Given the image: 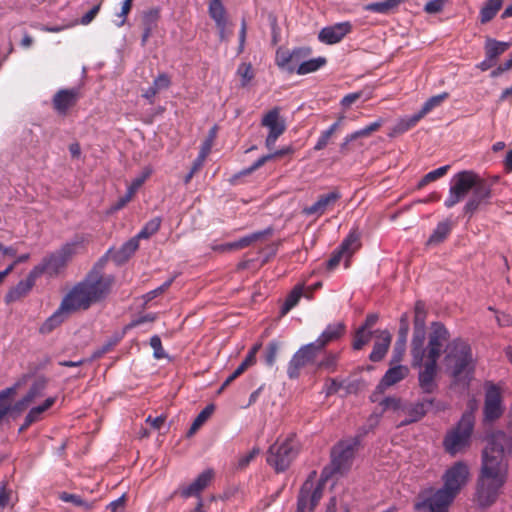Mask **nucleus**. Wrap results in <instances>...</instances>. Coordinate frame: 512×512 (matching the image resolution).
Instances as JSON below:
<instances>
[{
  "mask_svg": "<svg viewBox=\"0 0 512 512\" xmlns=\"http://www.w3.org/2000/svg\"><path fill=\"white\" fill-rule=\"evenodd\" d=\"M505 454H512V438L502 431L493 432L487 437L477 480L475 500L482 507L492 505L506 483L508 464Z\"/></svg>",
  "mask_w": 512,
  "mask_h": 512,
  "instance_id": "obj_1",
  "label": "nucleus"
},
{
  "mask_svg": "<svg viewBox=\"0 0 512 512\" xmlns=\"http://www.w3.org/2000/svg\"><path fill=\"white\" fill-rule=\"evenodd\" d=\"M505 454H512V438L502 431L493 432L487 437L477 480L475 500L482 507L492 505L506 483L508 464Z\"/></svg>",
  "mask_w": 512,
  "mask_h": 512,
  "instance_id": "obj_2",
  "label": "nucleus"
},
{
  "mask_svg": "<svg viewBox=\"0 0 512 512\" xmlns=\"http://www.w3.org/2000/svg\"><path fill=\"white\" fill-rule=\"evenodd\" d=\"M469 479V466L464 462L454 463L443 473V486L440 489L429 488L419 494L415 502V509L430 512L447 511L456 496L467 485Z\"/></svg>",
  "mask_w": 512,
  "mask_h": 512,
  "instance_id": "obj_3",
  "label": "nucleus"
},
{
  "mask_svg": "<svg viewBox=\"0 0 512 512\" xmlns=\"http://www.w3.org/2000/svg\"><path fill=\"white\" fill-rule=\"evenodd\" d=\"M111 286L108 277L89 276L85 281L76 285L62 300L63 308L72 314L81 309H87L91 304L102 299Z\"/></svg>",
  "mask_w": 512,
  "mask_h": 512,
  "instance_id": "obj_4",
  "label": "nucleus"
},
{
  "mask_svg": "<svg viewBox=\"0 0 512 512\" xmlns=\"http://www.w3.org/2000/svg\"><path fill=\"white\" fill-rule=\"evenodd\" d=\"M443 364L447 373L456 381H469L475 369V360L470 345L461 339L450 342L445 350Z\"/></svg>",
  "mask_w": 512,
  "mask_h": 512,
  "instance_id": "obj_5",
  "label": "nucleus"
},
{
  "mask_svg": "<svg viewBox=\"0 0 512 512\" xmlns=\"http://www.w3.org/2000/svg\"><path fill=\"white\" fill-rule=\"evenodd\" d=\"M424 330L416 325L411 342V365L421 368L419 372V384L425 392H431L434 388V378L437 370V361L425 359Z\"/></svg>",
  "mask_w": 512,
  "mask_h": 512,
  "instance_id": "obj_6",
  "label": "nucleus"
},
{
  "mask_svg": "<svg viewBox=\"0 0 512 512\" xmlns=\"http://www.w3.org/2000/svg\"><path fill=\"white\" fill-rule=\"evenodd\" d=\"M17 387L18 385L7 388L0 393V419L9 413L19 414L32 404H35L37 399L43 395V391L46 387V381L43 379L35 381L28 393L20 401L12 405L13 396L16 393Z\"/></svg>",
  "mask_w": 512,
  "mask_h": 512,
  "instance_id": "obj_7",
  "label": "nucleus"
},
{
  "mask_svg": "<svg viewBox=\"0 0 512 512\" xmlns=\"http://www.w3.org/2000/svg\"><path fill=\"white\" fill-rule=\"evenodd\" d=\"M479 182V175L471 170L455 174L450 182L449 193L444 202L447 208L460 203Z\"/></svg>",
  "mask_w": 512,
  "mask_h": 512,
  "instance_id": "obj_8",
  "label": "nucleus"
},
{
  "mask_svg": "<svg viewBox=\"0 0 512 512\" xmlns=\"http://www.w3.org/2000/svg\"><path fill=\"white\" fill-rule=\"evenodd\" d=\"M298 452V444L294 436H289L271 446L267 461L277 472L286 470Z\"/></svg>",
  "mask_w": 512,
  "mask_h": 512,
  "instance_id": "obj_9",
  "label": "nucleus"
},
{
  "mask_svg": "<svg viewBox=\"0 0 512 512\" xmlns=\"http://www.w3.org/2000/svg\"><path fill=\"white\" fill-rule=\"evenodd\" d=\"M474 426V416L471 412L465 413L457 427L445 438L444 445L451 454L461 451L469 441Z\"/></svg>",
  "mask_w": 512,
  "mask_h": 512,
  "instance_id": "obj_10",
  "label": "nucleus"
},
{
  "mask_svg": "<svg viewBox=\"0 0 512 512\" xmlns=\"http://www.w3.org/2000/svg\"><path fill=\"white\" fill-rule=\"evenodd\" d=\"M78 244L70 243L63 246L60 250L46 257L40 265L34 268H40V275L46 273L50 276L60 273L73 255L77 253Z\"/></svg>",
  "mask_w": 512,
  "mask_h": 512,
  "instance_id": "obj_11",
  "label": "nucleus"
},
{
  "mask_svg": "<svg viewBox=\"0 0 512 512\" xmlns=\"http://www.w3.org/2000/svg\"><path fill=\"white\" fill-rule=\"evenodd\" d=\"M448 331L440 323H433L428 335V342L424 337L423 349L425 351V359L437 361L442 351L444 343L448 340Z\"/></svg>",
  "mask_w": 512,
  "mask_h": 512,
  "instance_id": "obj_12",
  "label": "nucleus"
},
{
  "mask_svg": "<svg viewBox=\"0 0 512 512\" xmlns=\"http://www.w3.org/2000/svg\"><path fill=\"white\" fill-rule=\"evenodd\" d=\"M323 482L308 479L302 486L296 512H311L322 497Z\"/></svg>",
  "mask_w": 512,
  "mask_h": 512,
  "instance_id": "obj_13",
  "label": "nucleus"
},
{
  "mask_svg": "<svg viewBox=\"0 0 512 512\" xmlns=\"http://www.w3.org/2000/svg\"><path fill=\"white\" fill-rule=\"evenodd\" d=\"M323 482L308 479L302 486L296 512H311L322 497Z\"/></svg>",
  "mask_w": 512,
  "mask_h": 512,
  "instance_id": "obj_14",
  "label": "nucleus"
},
{
  "mask_svg": "<svg viewBox=\"0 0 512 512\" xmlns=\"http://www.w3.org/2000/svg\"><path fill=\"white\" fill-rule=\"evenodd\" d=\"M311 53L309 48H297L294 50L278 49L276 52L277 66L288 73H297V68L302 60L306 59Z\"/></svg>",
  "mask_w": 512,
  "mask_h": 512,
  "instance_id": "obj_15",
  "label": "nucleus"
},
{
  "mask_svg": "<svg viewBox=\"0 0 512 512\" xmlns=\"http://www.w3.org/2000/svg\"><path fill=\"white\" fill-rule=\"evenodd\" d=\"M357 442L348 440L339 443L332 451V466L334 471L343 473L352 464Z\"/></svg>",
  "mask_w": 512,
  "mask_h": 512,
  "instance_id": "obj_16",
  "label": "nucleus"
},
{
  "mask_svg": "<svg viewBox=\"0 0 512 512\" xmlns=\"http://www.w3.org/2000/svg\"><path fill=\"white\" fill-rule=\"evenodd\" d=\"M261 123L269 130L265 144L267 148L271 149L275 145L279 136H281L286 129L285 121L280 116L279 108H274L268 111L263 116Z\"/></svg>",
  "mask_w": 512,
  "mask_h": 512,
  "instance_id": "obj_17",
  "label": "nucleus"
},
{
  "mask_svg": "<svg viewBox=\"0 0 512 512\" xmlns=\"http://www.w3.org/2000/svg\"><path fill=\"white\" fill-rule=\"evenodd\" d=\"M360 247L359 237L355 233H350L348 237L342 243L340 249L333 254L327 263L328 269L332 270L344 260L345 267L349 266V259L355 251Z\"/></svg>",
  "mask_w": 512,
  "mask_h": 512,
  "instance_id": "obj_18",
  "label": "nucleus"
},
{
  "mask_svg": "<svg viewBox=\"0 0 512 512\" xmlns=\"http://www.w3.org/2000/svg\"><path fill=\"white\" fill-rule=\"evenodd\" d=\"M501 391L497 386L491 385L486 390L484 415L487 421H494L503 414Z\"/></svg>",
  "mask_w": 512,
  "mask_h": 512,
  "instance_id": "obj_19",
  "label": "nucleus"
},
{
  "mask_svg": "<svg viewBox=\"0 0 512 512\" xmlns=\"http://www.w3.org/2000/svg\"><path fill=\"white\" fill-rule=\"evenodd\" d=\"M319 350L312 343L307 344L301 347L292 357L289 367H288V375L290 378H295L298 376L299 370L307 365L310 361H312Z\"/></svg>",
  "mask_w": 512,
  "mask_h": 512,
  "instance_id": "obj_20",
  "label": "nucleus"
},
{
  "mask_svg": "<svg viewBox=\"0 0 512 512\" xmlns=\"http://www.w3.org/2000/svg\"><path fill=\"white\" fill-rule=\"evenodd\" d=\"M40 276V268H33L28 276L21 280L16 286L12 287L5 296L7 303L15 302L26 296L35 284L36 279Z\"/></svg>",
  "mask_w": 512,
  "mask_h": 512,
  "instance_id": "obj_21",
  "label": "nucleus"
},
{
  "mask_svg": "<svg viewBox=\"0 0 512 512\" xmlns=\"http://www.w3.org/2000/svg\"><path fill=\"white\" fill-rule=\"evenodd\" d=\"M351 31L349 22L337 23L323 28L318 35L319 40L325 44H336L340 42Z\"/></svg>",
  "mask_w": 512,
  "mask_h": 512,
  "instance_id": "obj_22",
  "label": "nucleus"
},
{
  "mask_svg": "<svg viewBox=\"0 0 512 512\" xmlns=\"http://www.w3.org/2000/svg\"><path fill=\"white\" fill-rule=\"evenodd\" d=\"M214 477V471L207 469L203 471L198 477L189 485L180 488L181 496L187 498L192 496H199L200 493L210 484Z\"/></svg>",
  "mask_w": 512,
  "mask_h": 512,
  "instance_id": "obj_23",
  "label": "nucleus"
},
{
  "mask_svg": "<svg viewBox=\"0 0 512 512\" xmlns=\"http://www.w3.org/2000/svg\"><path fill=\"white\" fill-rule=\"evenodd\" d=\"M491 197V189L486 182L479 176V182L473 189V196L464 206L466 213H474L479 205Z\"/></svg>",
  "mask_w": 512,
  "mask_h": 512,
  "instance_id": "obj_24",
  "label": "nucleus"
},
{
  "mask_svg": "<svg viewBox=\"0 0 512 512\" xmlns=\"http://www.w3.org/2000/svg\"><path fill=\"white\" fill-rule=\"evenodd\" d=\"M409 374V368L406 365H395L390 367L381 379L377 390L382 393L385 389L399 383Z\"/></svg>",
  "mask_w": 512,
  "mask_h": 512,
  "instance_id": "obj_25",
  "label": "nucleus"
},
{
  "mask_svg": "<svg viewBox=\"0 0 512 512\" xmlns=\"http://www.w3.org/2000/svg\"><path fill=\"white\" fill-rule=\"evenodd\" d=\"M376 340L373 350L370 354V360L379 361L386 355L391 344L392 336L387 330H377L375 332Z\"/></svg>",
  "mask_w": 512,
  "mask_h": 512,
  "instance_id": "obj_26",
  "label": "nucleus"
},
{
  "mask_svg": "<svg viewBox=\"0 0 512 512\" xmlns=\"http://www.w3.org/2000/svg\"><path fill=\"white\" fill-rule=\"evenodd\" d=\"M340 198V194L336 191H332L326 195H322L318 200L311 206L304 208L303 212L306 215H322L328 206L334 204Z\"/></svg>",
  "mask_w": 512,
  "mask_h": 512,
  "instance_id": "obj_27",
  "label": "nucleus"
},
{
  "mask_svg": "<svg viewBox=\"0 0 512 512\" xmlns=\"http://www.w3.org/2000/svg\"><path fill=\"white\" fill-rule=\"evenodd\" d=\"M209 15L215 21L216 26L219 28L221 39L224 40L226 38L225 27L227 24V18L226 11L221 0H210Z\"/></svg>",
  "mask_w": 512,
  "mask_h": 512,
  "instance_id": "obj_28",
  "label": "nucleus"
},
{
  "mask_svg": "<svg viewBox=\"0 0 512 512\" xmlns=\"http://www.w3.org/2000/svg\"><path fill=\"white\" fill-rule=\"evenodd\" d=\"M70 315L66 308H63V305L60 304L58 309L47 318L39 328V332L41 334H49L58 326H60L65 319Z\"/></svg>",
  "mask_w": 512,
  "mask_h": 512,
  "instance_id": "obj_29",
  "label": "nucleus"
},
{
  "mask_svg": "<svg viewBox=\"0 0 512 512\" xmlns=\"http://www.w3.org/2000/svg\"><path fill=\"white\" fill-rule=\"evenodd\" d=\"M343 333H344V325L342 323H336L333 325H329L313 344L320 351L328 343L338 339Z\"/></svg>",
  "mask_w": 512,
  "mask_h": 512,
  "instance_id": "obj_30",
  "label": "nucleus"
},
{
  "mask_svg": "<svg viewBox=\"0 0 512 512\" xmlns=\"http://www.w3.org/2000/svg\"><path fill=\"white\" fill-rule=\"evenodd\" d=\"M511 45V42L498 41L487 37L484 45L486 57L495 61L500 55L506 52Z\"/></svg>",
  "mask_w": 512,
  "mask_h": 512,
  "instance_id": "obj_31",
  "label": "nucleus"
},
{
  "mask_svg": "<svg viewBox=\"0 0 512 512\" xmlns=\"http://www.w3.org/2000/svg\"><path fill=\"white\" fill-rule=\"evenodd\" d=\"M77 94L74 90L59 91L54 97V107L60 113H65L76 101Z\"/></svg>",
  "mask_w": 512,
  "mask_h": 512,
  "instance_id": "obj_32",
  "label": "nucleus"
},
{
  "mask_svg": "<svg viewBox=\"0 0 512 512\" xmlns=\"http://www.w3.org/2000/svg\"><path fill=\"white\" fill-rule=\"evenodd\" d=\"M55 401H56L55 397H49V398L45 399V401L42 404L32 407L29 410V412L25 418L24 427H27V426L31 425L32 423L38 421L41 418V415L45 411H47L50 407L53 406Z\"/></svg>",
  "mask_w": 512,
  "mask_h": 512,
  "instance_id": "obj_33",
  "label": "nucleus"
},
{
  "mask_svg": "<svg viewBox=\"0 0 512 512\" xmlns=\"http://www.w3.org/2000/svg\"><path fill=\"white\" fill-rule=\"evenodd\" d=\"M139 247V239L135 236L122 245L120 249L112 254L113 259L122 263L126 261Z\"/></svg>",
  "mask_w": 512,
  "mask_h": 512,
  "instance_id": "obj_34",
  "label": "nucleus"
},
{
  "mask_svg": "<svg viewBox=\"0 0 512 512\" xmlns=\"http://www.w3.org/2000/svg\"><path fill=\"white\" fill-rule=\"evenodd\" d=\"M421 119L422 117L419 113L399 119L398 122L391 129L389 136L394 137L408 131L409 129L414 127Z\"/></svg>",
  "mask_w": 512,
  "mask_h": 512,
  "instance_id": "obj_35",
  "label": "nucleus"
},
{
  "mask_svg": "<svg viewBox=\"0 0 512 512\" xmlns=\"http://www.w3.org/2000/svg\"><path fill=\"white\" fill-rule=\"evenodd\" d=\"M265 235V232H256L244 236L237 241L227 243L221 247L222 250H240L260 240Z\"/></svg>",
  "mask_w": 512,
  "mask_h": 512,
  "instance_id": "obj_36",
  "label": "nucleus"
},
{
  "mask_svg": "<svg viewBox=\"0 0 512 512\" xmlns=\"http://www.w3.org/2000/svg\"><path fill=\"white\" fill-rule=\"evenodd\" d=\"M326 64V59L324 57H317L310 60H302L301 64H299L297 68V74L306 75L312 72L317 71L321 67Z\"/></svg>",
  "mask_w": 512,
  "mask_h": 512,
  "instance_id": "obj_37",
  "label": "nucleus"
},
{
  "mask_svg": "<svg viewBox=\"0 0 512 512\" xmlns=\"http://www.w3.org/2000/svg\"><path fill=\"white\" fill-rule=\"evenodd\" d=\"M502 5V0H488L480 12L482 23L490 21L499 11Z\"/></svg>",
  "mask_w": 512,
  "mask_h": 512,
  "instance_id": "obj_38",
  "label": "nucleus"
},
{
  "mask_svg": "<svg viewBox=\"0 0 512 512\" xmlns=\"http://www.w3.org/2000/svg\"><path fill=\"white\" fill-rule=\"evenodd\" d=\"M382 411H392L398 415H403L407 409V404L403 403L401 399L396 397H388L380 403Z\"/></svg>",
  "mask_w": 512,
  "mask_h": 512,
  "instance_id": "obj_39",
  "label": "nucleus"
},
{
  "mask_svg": "<svg viewBox=\"0 0 512 512\" xmlns=\"http://www.w3.org/2000/svg\"><path fill=\"white\" fill-rule=\"evenodd\" d=\"M451 224L448 221L440 222L429 237L428 244L436 245L441 243L450 233Z\"/></svg>",
  "mask_w": 512,
  "mask_h": 512,
  "instance_id": "obj_40",
  "label": "nucleus"
},
{
  "mask_svg": "<svg viewBox=\"0 0 512 512\" xmlns=\"http://www.w3.org/2000/svg\"><path fill=\"white\" fill-rule=\"evenodd\" d=\"M406 0H385L383 2L371 3L368 4L365 9L369 11H374L377 13H387L396 7H398L401 3Z\"/></svg>",
  "mask_w": 512,
  "mask_h": 512,
  "instance_id": "obj_41",
  "label": "nucleus"
},
{
  "mask_svg": "<svg viewBox=\"0 0 512 512\" xmlns=\"http://www.w3.org/2000/svg\"><path fill=\"white\" fill-rule=\"evenodd\" d=\"M240 85L246 87L254 78V70L250 63H241L236 71Z\"/></svg>",
  "mask_w": 512,
  "mask_h": 512,
  "instance_id": "obj_42",
  "label": "nucleus"
},
{
  "mask_svg": "<svg viewBox=\"0 0 512 512\" xmlns=\"http://www.w3.org/2000/svg\"><path fill=\"white\" fill-rule=\"evenodd\" d=\"M214 411V406L213 405H209L207 406L206 408H204L200 413L199 415L195 418V420L193 421L189 431H188V436H192L194 435L198 429L208 420V418L212 415Z\"/></svg>",
  "mask_w": 512,
  "mask_h": 512,
  "instance_id": "obj_43",
  "label": "nucleus"
},
{
  "mask_svg": "<svg viewBox=\"0 0 512 512\" xmlns=\"http://www.w3.org/2000/svg\"><path fill=\"white\" fill-rule=\"evenodd\" d=\"M59 499L62 500L63 502H68L73 504L74 506L81 507L86 511L91 510L93 508V503H89L83 500L80 496L75 494L61 492L59 494Z\"/></svg>",
  "mask_w": 512,
  "mask_h": 512,
  "instance_id": "obj_44",
  "label": "nucleus"
},
{
  "mask_svg": "<svg viewBox=\"0 0 512 512\" xmlns=\"http://www.w3.org/2000/svg\"><path fill=\"white\" fill-rule=\"evenodd\" d=\"M160 225H161V219L159 217H155L145 224V226L136 235V237L139 240L147 239L159 230Z\"/></svg>",
  "mask_w": 512,
  "mask_h": 512,
  "instance_id": "obj_45",
  "label": "nucleus"
},
{
  "mask_svg": "<svg viewBox=\"0 0 512 512\" xmlns=\"http://www.w3.org/2000/svg\"><path fill=\"white\" fill-rule=\"evenodd\" d=\"M448 97V93L444 92L442 94L433 96L429 98L424 105L422 106L421 110L418 112L421 117L423 118L426 114H428L430 111H432L434 108L441 105V103L446 100Z\"/></svg>",
  "mask_w": 512,
  "mask_h": 512,
  "instance_id": "obj_46",
  "label": "nucleus"
},
{
  "mask_svg": "<svg viewBox=\"0 0 512 512\" xmlns=\"http://www.w3.org/2000/svg\"><path fill=\"white\" fill-rule=\"evenodd\" d=\"M425 413L424 405L421 403H417L415 405H407V409L403 412V415L408 418L404 421V423H411L420 419Z\"/></svg>",
  "mask_w": 512,
  "mask_h": 512,
  "instance_id": "obj_47",
  "label": "nucleus"
},
{
  "mask_svg": "<svg viewBox=\"0 0 512 512\" xmlns=\"http://www.w3.org/2000/svg\"><path fill=\"white\" fill-rule=\"evenodd\" d=\"M383 121L381 119L369 124L365 128L356 131L355 133L346 137V143L353 141L359 137H365L370 135L372 132L377 131L382 126Z\"/></svg>",
  "mask_w": 512,
  "mask_h": 512,
  "instance_id": "obj_48",
  "label": "nucleus"
},
{
  "mask_svg": "<svg viewBox=\"0 0 512 512\" xmlns=\"http://www.w3.org/2000/svg\"><path fill=\"white\" fill-rule=\"evenodd\" d=\"M215 137H216V128L213 127L210 130L207 139L204 141V143L201 146V150H200V153H199V165L203 164V162L205 161L206 157L210 153L211 148L213 146V142H214Z\"/></svg>",
  "mask_w": 512,
  "mask_h": 512,
  "instance_id": "obj_49",
  "label": "nucleus"
},
{
  "mask_svg": "<svg viewBox=\"0 0 512 512\" xmlns=\"http://www.w3.org/2000/svg\"><path fill=\"white\" fill-rule=\"evenodd\" d=\"M303 295V289L301 286L295 287L291 293L288 295L285 304L283 306V314L287 313L289 310H291L294 306L297 305L300 298Z\"/></svg>",
  "mask_w": 512,
  "mask_h": 512,
  "instance_id": "obj_50",
  "label": "nucleus"
},
{
  "mask_svg": "<svg viewBox=\"0 0 512 512\" xmlns=\"http://www.w3.org/2000/svg\"><path fill=\"white\" fill-rule=\"evenodd\" d=\"M370 339H371V333L367 332L365 330V327H360L355 334L353 348L355 350L362 349L366 344L369 343Z\"/></svg>",
  "mask_w": 512,
  "mask_h": 512,
  "instance_id": "obj_51",
  "label": "nucleus"
},
{
  "mask_svg": "<svg viewBox=\"0 0 512 512\" xmlns=\"http://www.w3.org/2000/svg\"><path fill=\"white\" fill-rule=\"evenodd\" d=\"M151 170L145 169L142 174L138 177H136L131 184L128 186L127 191L130 193V195H135L137 190L142 186V184L146 181V179L150 176Z\"/></svg>",
  "mask_w": 512,
  "mask_h": 512,
  "instance_id": "obj_52",
  "label": "nucleus"
},
{
  "mask_svg": "<svg viewBox=\"0 0 512 512\" xmlns=\"http://www.w3.org/2000/svg\"><path fill=\"white\" fill-rule=\"evenodd\" d=\"M260 453L259 448L254 447L249 452L239 456L237 467L243 469L249 465V463Z\"/></svg>",
  "mask_w": 512,
  "mask_h": 512,
  "instance_id": "obj_53",
  "label": "nucleus"
},
{
  "mask_svg": "<svg viewBox=\"0 0 512 512\" xmlns=\"http://www.w3.org/2000/svg\"><path fill=\"white\" fill-rule=\"evenodd\" d=\"M170 84L171 80L168 77V75L160 74L155 78L152 87L154 88V91H157L159 93L163 90L168 89Z\"/></svg>",
  "mask_w": 512,
  "mask_h": 512,
  "instance_id": "obj_54",
  "label": "nucleus"
},
{
  "mask_svg": "<svg viewBox=\"0 0 512 512\" xmlns=\"http://www.w3.org/2000/svg\"><path fill=\"white\" fill-rule=\"evenodd\" d=\"M278 350H279V343L271 342L268 345L267 351H266V354H265V362H266V364L268 366H273L274 365V363L276 361Z\"/></svg>",
  "mask_w": 512,
  "mask_h": 512,
  "instance_id": "obj_55",
  "label": "nucleus"
},
{
  "mask_svg": "<svg viewBox=\"0 0 512 512\" xmlns=\"http://www.w3.org/2000/svg\"><path fill=\"white\" fill-rule=\"evenodd\" d=\"M173 279H169L166 282H164L161 286L157 287L156 289L148 292L144 296L145 302L151 301L152 299L162 295L172 284Z\"/></svg>",
  "mask_w": 512,
  "mask_h": 512,
  "instance_id": "obj_56",
  "label": "nucleus"
},
{
  "mask_svg": "<svg viewBox=\"0 0 512 512\" xmlns=\"http://www.w3.org/2000/svg\"><path fill=\"white\" fill-rule=\"evenodd\" d=\"M150 346L153 349V355L156 359H162L166 357V353L162 348L161 339L158 336H153L150 339Z\"/></svg>",
  "mask_w": 512,
  "mask_h": 512,
  "instance_id": "obj_57",
  "label": "nucleus"
},
{
  "mask_svg": "<svg viewBox=\"0 0 512 512\" xmlns=\"http://www.w3.org/2000/svg\"><path fill=\"white\" fill-rule=\"evenodd\" d=\"M445 0H431L426 3L424 11L429 14L439 13L442 11Z\"/></svg>",
  "mask_w": 512,
  "mask_h": 512,
  "instance_id": "obj_58",
  "label": "nucleus"
},
{
  "mask_svg": "<svg viewBox=\"0 0 512 512\" xmlns=\"http://www.w3.org/2000/svg\"><path fill=\"white\" fill-rule=\"evenodd\" d=\"M495 312H496L495 318H496L497 324L500 327L512 326V316L510 314L505 313V312H498V311H495Z\"/></svg>",
  "mask_w": 512,
  "mask_h": 512,
  "instance_id": "obj_59",
  "label": "nucleus"
},
{
  "mask_svg": "<svg viewBox=\"0 0 512 512\" xmlns=\"http://www.w3.org/2000/svg\"><path fill=\"white\" fill-rule=\"evenodd\" d=\"M408 331H409V325H408L407 316L403 315L400 320L398 341H403L404 343H406Z\"/></svg>",
  "mask_w": 512,
  "mask_h": 512,
  "instance_id": "obj_60",
  "label": "nucleus"
},
{
  "mask_svg": "<svg viewBox=\"0 0 512 512\" xmlns=\"http://www.w3.org/2000/svg\"><path fill=\"white\" fill-rule=\"evenodd\" d=\"M337 362V356L335 354H328L326 357L318 364L319 368H324L328 370H332Z\"/></svg>",
  "mask_w": 512,
  "mask_h": 512,
  "instance_id": "obj_61",
  "label": "nucleus"
},
{
  "mask_svg": "<svg viewBox=\"0 0 512 512\" xmlns=\"http://www.w3.org/2000/svg\"><path fill=\"white\" fill-rule=\"evenodd\" d=\"M362 96H363V92H361V91L355 92V93H350V94L346 95L345 97H343V99L341 100V105L345 108H348L353 103H355L358 99H360Z\"/></svg>",
  "mask_w": 512,
  "mask_h": 512,
  "instance_id": "obj_62",
  "label": "nucleus"
},
{
  "mask_svg": "<svg viewBox=\"0 0 512 512\" xmlns=\"http://www.w3.org/2000/svg\"><path fill=\"white\" fill-rule=\"evenodd\" d=\"M334 133H332L330 130H326L324 131L321 136L319 137L314 149L315 150H322L326 147V145L328 144L331 136L333 135Z\"/></svg>",
  "mask_w": 512,
  "mask_h": 512,
  "instance_id": "obj_63",
  "label": "nucleus"
},
{
  "mask_svg": "<svg viewBox=\"0 0 512 512\" xmlns=\"http://www.w3.org/2000/svg\"><path fill=\"white\" fill-rule=\"evenodd\" d=\"M126 498L122 495L117 500L111 502L108 506L110 512H124Z\"/></svg>",
  "mask_w": 512,
  "mask_h": 512,
  "instance_id": "obj_64",
  "label": "nucleus"
}]
</instances>
